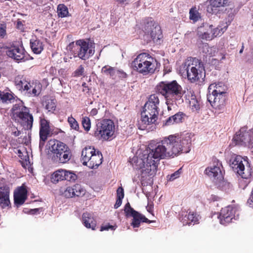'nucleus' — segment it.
<instances>
[{"mask_svg":"<svg viewBox=\"0 0 253 253\" xmlns=\"http://www.w3.org/2000/svg\"><path fill=\"white\" fill-rule=\"evenodd\" d=\"M82 125L86 131H89L91 127V122L89 118L84 117L82 120Z\"/></svg>","mask_w":253,"mask_h":253,"instance_id":"37998d69","label":"nucleus"},{"mask_svg":"<svg viewBox=\"0 0 253 253\" xmlns=\"http://www.w3.org/2000/svg\"><path fill=\"white\" fill-rule=\"evenodd\" d=\"M49 145V149L53 154L52 158L54 160L61 155V152H64L65 149L68 147L65 143L56 140L50 141Z\"/></svg>","mask_w":253,"mask_h":253,"instance_id":"dca6fc26","label":"nucleus"},{"mask_svg":"<svg viewBox=\"0 0 253 253\" xmlns=\"http://www.w3.org/2000/svg\"><path fill=\"white\" fill-rule=\"evenodd\" d=\"M122 199L121 198H117L116 204L114 205L115 209L118 208L122 204Z\"/></svg>","mask_w":253,"mask_h":253,"instance_id":"5fc2aeb1","label":"nucleus"},{"mask_svg":"<svg viewBox=\"0 0 253 253\" xmlns=\"http://www.w3.org/2000/svg\"><path fill=\"white\" fill-rule=\"evenodd\" d=\"M124 211L127 217L131 216L133 217L131 225L133 228L138 227L141 222L146 223L154 222L153 220H149L144 215L134 210L130 207L129 203L125 205Z\"/></svg>","mask_w":253,"mask_h":253,"instance_id":"f8f14e48","label":"nucleus"},{"mask_svg":"<svg viewBox=\"0 0 253 253\" xmlns=\"http://www.w3.org/2000/svg\"><path fill=\"white\" fill-rule=\"evenodd\" d=\"M199 221V216L194 212H189L188 214H185L184 217L181 220L183 225H193L197 223Z\"/></svg>","mask_w":253,"mask_h":253,"instance_id":"c85d7f7f","label":"nucleus"},{"mask_svg":"<svg viewBox=\"0 0 253 253\" xmlns=\"http://www.w3.org/2000/svg\"><path fill=\"white\" fill-rule=\"evenodd\" d=\"M49 133V122L44 118L40 117V137L41 140L45 141Z\"/></svg>","mask_w":253,"mask_h":253,"instance_id":"6ab92c4d","label":"nucleus"},{"mask_svg":"<svg viewBox=\"0 0 253 253\" xmlns=\"http://www.w3.org/2000/svg\"><path fill=\"white\" fill-rule=\"evenodd\" d=\"M244 46L243 45V44L242 45V48L239 51V53L241 54L243 52V50H244Z\"/></svg>","mask_w":253,"mask_h":253,"instance_id":"052dcab7","label":"nucleus"},{"mask_svg":"<svg viewBox=\"0 0 253 253\" xmlns=\"http://www.w3.org/2000/svg\"><path fill=\"white\" fill-rule=\"evenodd\" d=\"M27 191L26 188L21 186L17 189L14 193L15 204L18 205H22L27 198Z\"/></svg>","mask_w":253,"mask_h":253,"instance_id":"5701e85b","label":"nucleus"},{"mask_svg":"<svg viewBox=\"0 0 253 253\" xmlns=\"http://www.w3.org/2000/svg\"><path fill=\"white\" fill-rule=\"evenodd\" d=\"M221 164L217 163L215 165L207 168L205 171V174L210 178H213L215 181H220L223 179V175L221 170Z\"/></svg>","mask_w":253,"mask_h":253,"instance_id":"4468645a","label":"nucleus"},{"mask_svg":"<svg viewBox=\"0 0 253 253\" xmlns=\"http://www.w3.org/2000/svg\"><path fill=\"white\" fill-rule=\"evenodd\" d=\"M98 113V110L96 108L92 109L90 111V115L92 116H95Z\"/></svg>","mask_w":253,"mask_h":253,"instance_id":"4d7b16f0","label":"nucleus"},{"mask_svg":"<svg viewBox=\"0 0 253 253\" xmlns=\"http://www.w3.org/2000/svg\"><path fill=\"white\" fill-rule=\"evenodd\" d=\"M13 119L27 129H31L33 126V117L29 113L28 108L24 106L22 102L15 104L12 109Z\"/></svg>","mask_w":253,"mask_h":253,"instance_id":"39448f33","label":"nucleus"},{"mask_svg":"<svg viewBox=\"0 0 253 253\" xmlns=\"http://www.w3.org/2000/svg\"><path fill=\"white\" fill-rule=\"evenodd\" d=\"M116 69L109 65H106L102 67L101 73L106 76L112 77L115 74Z\"/></svg>","mask_w":253,"mask_h":253,"instance_id":"58836bf2","label":"nucleus"},{"mask_svg":"<svg viewBox=\"0 0 253 253\" xmlns=\"http://www.w3.org/2000/svg\"><path fill=\"white\" fill-rule=\"evenodd\" d=\"M225 58V55H223L221 60L224 59Z\"/></svg>","mask_w":253,"mask_h":253,"instance_id":"e2e57ef3","label":"nucleus"},{"mask_svg":"<svg viewBox=\"0 0 253 253\" xmlns=\"http://www.w3.org/2000/svg\"><path fill=\"white\" fill-rule=\"evenodd\" d=\"M193 136L189 133L180 137L170 135L154 146L150 144L147 149L134 158V167L140 170L142 178L154 176L157 171V163L160 159L173 158L190 151Z\"/></svg>","mask_w":253,"mask_h":253,"instance_id":"f257e3e1","label":"nucleus"},{"mask_svg":"<svg viewBox=\"0 0 253 253\" xmlns=\"http://www.w3.org/2000/svg\"><path fill=\"white\" fill-rule=\"evenodd\" d=\"M207 99L212 107L220 110L224 106L226 97L224 95L214 94V93L209 92L207 95Z\"/></svg>","mask_w":253,"mask_h":253,"instance_id":"ddd939ff","label":"nucleus"},{"mask_svg":"<svg viewBox=\"0 0 253 253\" xmlns=\"http://www.w3.org/2000/svg\"><path fill=\"white\" fill-rule=\"evenodd\" d=\"M152 21L153 22V27H154L157 23H155L153 19L151 18H148L145 20H144L142 24V30L143 32L144 35V36L145 37L146 36L149 35V32L151 31V26L149 24V22Z\"/></svg>","mask_w":253,"mask_h":253,"instance_id":"f704fd0d","label":"nucleus"},{"mask_svg":"<svg viewBox=\"0 0 253 253\" xmlns=\"http://www.w3.org/2000/svg\"><path fill=\"white\" fill-rule=\"evenodd\" d=\"M95 151V149L91 146L83 149L82 152V159L84 165L86 164L90 159L89 157H91Z\"/></svg>","mask_w":253,"mask_h":253,"instance_id":"c756f323","label":"nucleus"},{"mask_svg":"<svg viewBox=\"0 0 253 253\" xmlns=\"http://www.w3.org/2000/svg\"><path fill=\"white\" fill-rule=\"evenodd\" d=\"M115 1L120 4H124L127 3L128 0H115Z\"/></svg>","mask_w":253,"mask_h":253,"instance_id":"13d9d810","label":"nucleus"},{"mask_svg":"<svg viewBox=\"0 0 253 253\" xmlns=\"http://www.w3.org/2000/svg\"><path fill=\"white\" fill-rule=\"evenodd\" d=\"M209 92L214 94H221L225 95L227 87L222 83L218 84H212L210 85L208 88Z\"/></svg>","mask_w":253,"mask_h":253,"instance_id":"a878e982","label":"nucleus"},{"mask_svg":"<svg viewBox=\"0 0 253 253\" xmlns=\"http://www.w3.org/2000/svg\"><path fill=\"white\" fill-rule=\"evenodd\" d=\"M205 48L207 49L209 54L211 56L214 55V53L216 51V48L214 46L209 47L208 45H205Z\"/></svg>","mask_w":253,"mask_h":253,"instance_id":"09e8293b","label":"nucleus"},{"mask_svg":"<svg viewBox=\"0 0 253 253\" xmlns=\"http://www.w3.org/2000/svg\"><path fill=\"white\" fill-rule=\"evenodd\" d=\"M42 85L39 82H29L28 88H25V91L30 96H36L38 95L42 90Z\"/></svg>","mask_w":253,"mask_h":253,"instance_id":"aec40b11","label":"nucleus"},{"mask_svg":"<svg viewBox=\"0 0 253 253\" xmlns=\"http://www.w3.org/2000/svg\"><path fill=\"white\" fill-rule=\"evenodd\" d=\"M0 99L3 102H6L7 101H10L13 99V96L8 92L0 91Z\"/></svg>","mask_w":253,"mask_h":253,"instance_id":"a19ab883","label":"nucleus"},{"mask_svg":"<svg viewBox=\"0 0 253 253\" xmlns=\"http://www.w3.org/2000/svg\"><path fill=\"white\" fill-rule=\"evenodd\" d=\"M209 5L208 7V11L212 13H216L218 8L225 6L228 0H208Z\"/></svg>","mask_w":253,"mask_h":253,"instance_id":"b1692460","label":"nucleus"},{"mask_svg":"<svg viewBox=\"0 0 253 253\" xmlns=\"http://www.w3.org/2000/svg\"><path fill=\"white\" fill-rule=\"evenodd\" d=\"M6 26L4 24H0V37H3L6 34Z\"/></svg>","mask_w":253,"mask_h":253,"instance_id":"3c124183","label":"nucleus"},{"mask_svg":"<svg viewBox=\"0 0 253 253\" xmlns=\"http://www.w3.org/2000/svg\"><path fill=\"white\" fill-rule=\"evenodd\" d=\"M184 114L182 112H178L172 116L173 121L174 123H179L182 122Z\"/></svg>","mask_w":253,"mask_h":253,"instance_id":"49530a36","label":"nucleus"},{"mask_svg":"<svg viewBox=\"0 0 253 253\" xmlns=\"http://www.w3.org/2000/svg\"><path fill=\"white\" fill-rule=\"evenodd\" d=\"M109 229L111 230H115V228L114 226L112 225H106L101 226L100 231H104V230H108Z\"/></svg>","mask_w":253,"mask_h":253,"instance_id":"603ef678","label":"nucleus"},{"mask_svg":"<svg viewBox=\"0 0 253 253\" xmlns=\"http://www.w3.org/2000/svg\"><path fill=\"white\" fill-rule=\"evenodd\" d=\"M236 144L253 147V128L247 131V128L242 127L234 136Z\"/></svg>","mask_w":253,"mask_h":253,"instance_id":"9d476101","label":"nucleus"},{"mask_svg":"<svg viewBox=\"0 0 253 253\" xmlns=\"http://www.w3.org/2000/svg\"><path fill=\"white\" fill-rule=\"evenodd\" d=\"M117 73L119 74V76L121 78H126V74L122 70H118Z\"/></svg>","mask_w":253,"mask_h":253,"instance_id":"6e6d98bb","label":"nucleus"},{"mask_svg":"<svg viewBox=\"0 0 253 253\" xmlns=\"http://www.w3.org/2000/svg\"><path fill=\"white\" fill-rule=\"evenodd\" d=\"M187 79L191 83L198 81L202 76L204 68L203 63L196 58H193L185 63Z\"/></svg>","mask_w":253,"mask_h":253,"instance_id":"6e6552de","label":"nucleus"},{"mask_svg":"<svg viewBox=\"0 0 253 253\" xmlns=\"http://www.w3.org/2000/svg\"><path fill=\"white\" fill-rule=\"evenodd\" d=\"M57 13L59 17H65L68 15V8L63 4H60L57 6Z\"/></svg>","mask_w":253,"mask_h":253,"instance_id":"4c0bfd02","label":"nucleus"},{"mask_svg":"<svg viewBox=\"0 0 253 253\" xmlns=\"http://www.w3.org/2000/svg\"><path fill=\"white\" fill-rule=\"evenodd\" d=\"M147 211H148L149 212L150 211L149 209L147 210Z\"/></svg>","mask_w":253,"mask_h":253,"instance_id":"69168bd1","label":"nucleus"},{"mask_svg":"<svg viewBox=\"0 0 253 253\" xmlns=\"http://www.w3.org/2000/svg\"><path fill=\"white\" fill-rule=\"evenodd\" d=\"M65 170L66 169H59L55 171L51 175V182L53 183H56L60 181L65 180V178H66Z\"/></svg>","mask_w":253,"mask_h":253,"instance_id":"2f4dec72","label":"nucleus"},{"mask_svg":"<svg viewBox=\"0 0 253 253\" xmlns=\"http://www.w3.org/2000/svg\"><path fill=\"white\" fill-rule=\"evenodd\" d=\"M90 159L84 166H87L90 169H96L102 163V155L99 151H95Z\"/></svg>","mask_w":253,"mask_h":253,"instance_id":"4be33fe9","label":"nucleus"},{"mask_svg":"<svg viewBox=\"0 0 253 253\" xmlns=\"http://www.w3.org/2000/svg\"><path fill=\"white\" fill-rule=\"evenodd\" d=\"M159 105L160 100L158 95H151L144 106L141 119L138 121V127L140 129L144 130L147 126L156 122L160 111Z\"/></svg>","mask_w":253,"mask_h":253,"instance_id":"7ed1b4c3","label":"nucleus"},{"mask_svg":"<svg viewBox=\"0 0 253 253\" xmlns=\"http://www.w3.org/2000/svg\"><path fill=\"white\" fill-rule=\"evenodd\" d=\"M212 25L208 23H204L199 27L197 29V35L198 37L203 40L210 41L212 40Z\"/></svg>","mask_w":253,"mask_h":253,"instance_id":"f3484780","label":"nucleus"},{"mask_svg":"<svg viewBox=\"0 0 253 253\" xmlns=\"http://www.w3.org/2000/svg\"><path fill=\"white\" fill-rule=\"evenodd\" d=\"M229 19L228 21L229 24H227L226 25H225L223 27L219 25L218 27L215 28H213V26L212 27V39L218 36L222 35L227 30L228 25L231 23V22L233 19V15H229Z\"/></svg>","mask_w":253,"mask_h":253,"instance_id":"cd10ccee","label":"nucleus"},{"mask_svg":"<svg viewBox=\"0 0 253 253\" xmlns=\"http://www.w3.org/2000/svg\"><path fill=\"white\" fill-rule=\"evenodd\" d=\"M115 130L114 122L110 119H104L96 124L93 135L103 141L108 140L113 137Z\"/></svg>","mask_w":253,"mask_h":253,"instance_id":"0eeeda50","label":"nucleus"},{"mask_svg":"<svg viewBox=\"0 0 253 253\" xmlns=\"http://www.w3.org/2000/svg\"><path fill=\"white\" fill-rule=\"evenodd\" d=\"M238 216V208L232 206H229L221 209L218 218L221 224L226 225L232 222L233 219H237Z\"/></svg>","mask_w":253,"mask_h":253,"instance_id":"9b49d317","label":"nucleus"},{"mask_svg":"<svg viewBox=\"0 0 253 253\" xmlns=\"http://www.w3.org/2000/svg\"><path fill=\"white\" fill-rule=\"evenodd\" d=\"M29 82L27 81L23 76H17L14 80L15 85L17 88L21 91H24L25 88H28Z\"/></svg>","mask_w":253,"mask_h":253,"instance_id":"72a5a7b5","label":"nucleus"},{"mask_svg":"<svg viewBox=\"0 0 253 253\" xmlns=\"http://www.w3.org/2000/svg\"><path fill=\"white\" fill-rule=\"evenodd\" d=\"M30 46L33 51L36 54H40L43 49L42 42L38 39L31 40Z\"/></svg>","mask_w":253,"mask_h":253,"instance_id":"473e14b6","label":"nucleus"},{"mask_svg":"<svg viewBox=\"0 0 253 253\" xmlns=\"http://www.w3.org/2000/svg\"><path fill=\"white\" fill-rule=\"evenodd\" d=\"M150 25L151 26V31L149 32V36H146V40L150 41V39L153 40L154 41L157 42L162 38V31L160 27L158 25H156L153 27V22L150 21L149 22Z\"/></svg>","mask_w":253,"mask_h":253,"instance_id":"412c9836","label":"nucleus"},{"mask_svg":"<svg viewBox=\"0 0 253 253\" xmlns=\"http://www.w3.org/2000/svg\"><path fill=\"white\" fill-rule=\"evenodd\" d=\"M82 218L83 222L86 228H91L92 230H95L96 222L90 213H84L83 214Z\"/></svg>","mask_w":253,"mask_h":253,"instance_id":"bb28decb","label":"nucleus"},{"mask_svg":"<svg viewBox=\"0 0 253 253\" xmlns=\"http://www.w3.org/2000/svg\"><path fill=\"white\" fill-rule=\"evenodd\" d=\"M117 198L123 199L124 197V189L122 187H119L117 190Z\"/></svg>","mask_w":253,"mask_h":253,"instance_id":"8fccbe9b","label":"nucleus"},{"mask_svg":"<svg viewBox=\"0 0 253 253\" xmlns=\"http://www.w3.org/2000/svg\"><path fill=\"white\" fill-rule=\"evenodd\" d=\"M243 162H246V161L242 157L233 154L229 161V164L235 172L241 176L242 179L240 181V186L241 187L242 184H245V185L242 187L245 189L250 182L249 178L251 176V172L248 169L245 170Z\"/></svg>","mask_w":253,"mask_h":253,"instance_id":"423d86ee","label":"nucleus"},{"mask_svg":"<svg viewBox=\"0 0 253 253\" xmlns=\"http://www.w3.org/2000/svg\"><path fill=\"white\" fill-rule=\"evenodd\" d=\"M68 122L72 128L75 130H78L79 129V126L78 123L73 117H69L68 119Z\"/></svg>","mask_w":253,"mask_h":253,"instance_id":"c03bdc74","label":"nucleus"},{"mask_svg":"<svg viewBox=\"0 0 253 253\" xmlns=\"http://www.w3.org/2000/svg\"><path fill=\"white\" fill-rule=\"evenodd\" d=\"M190 19L194 22L197 21L200 18V13L196 8H192L189 11Z\"/></svg>","mask_w":253,"mask_h":253,"instance_id":"ea45409f","label":"nucleus"},{"mask_svg":"<svg viewBox=\"0 0 253 253\" xmlns=\"http://www.w3.org/2000/svg\"><path fill=\"white\" fill-rule=\"evenodd\" d=\"M174 124V122L173 121V118L171 117H169L165 123V125L166 126H170Z\"/></svg>","mask_w":253,"mask_h":253,"instance_id":"864d4df0","label":"nucleus"},{"mask_svg":"<svg viewBox=\"0 0 253 253\" xmlns=\"http://www.w3.org/2000/svg\"><path fill=\"white\" fill-rule=\"evenodd\" d=\"M43 105L49 112H53L56 108V101L51 98L47 99L44 101Z\"/></svg>","mask_w":253,"mask_h":253,"instance_id":"e433bc0d","label":"nucleus"},{"mask_svg":"<svg viewBox=\"0 0 253 253\" xmlns=\"http://www.w3.org/2000/svg\"><path fill=\"white\" fill-rule=\"evenodd\" d=\"M94 48L89 46V43L84 40H78L73 51L74 57H78L82 60H86L94 53Z\"/></svg>","mask_w":253,"mask_h":253,"instance_id":"1a4fd4ad","label":"nucleus"},{"mask_svg":"<svg viewBox=\"0 0 253 253\" xmlns=\"http://www.w3.org/2000/svg\"><path fill=\"white\" fill-rule=\"evenodd\" d=\"M182 173V169L180 168L174 173L167 176V179L169 181H172L180 177Z\"/></svg>","mask_w":253,"mask_h":253,"instance_id":"79ce46f5","label":"nucleus"},{"mask_svg":"<svg viewBox=\"0 0 253 253\" xmlns=\"http://www.w3.org/2000/svg\"><path fill=\"white\" fill-rule=\"evenodd\" d=\"M64 152H61V155L58 156L54 160L61 163H66L71 158L72 154L70 149L68 147L65 149Z\"/></svg>","mask_w":253,"mask_h":253,"instance_id":"7c9ffc66","label":"nucleus"},{"mask_svg":"<svg viewBox=\"0 0 253 253\" xmlns=\"http://www.w3.org/2000/svg\"><path fill=\"white\" fill-rule=\"evenodd\" d=\"M157 65L156 60L146 53L138 54L132 62L133 69L143 75L154 73Z\"/></svg>","mask_w":253,"mask_h":253,"instance_id":"20e7f679","label":"nucleus"},{"mask_svg":"<svg viewBox=\"0 0 253 253\" xmlns=\"http://www.w3.org/2000/svg\"><path fill=\"white\" fill-rule=\"evenodd\" d=\"M189 106L193 112H198L201 108L200 100L195 95H192L189 100Z\"/></svg>","mask_w":253,"mask_h":253,"instance_id":"c9c22d12","label":"nucleus"},{"mask_svg":"<svg viewBox=\"0 0 253 253\" xmlns=\"http://www.w3.org/2000/svg\"><path fill=\"white\" fill-rule=\"evenodd\" d=\"M38 210V209H34L31 210V212L32 214H34L35 211H36Z\"/></svg>","mask_w":253,"mask_h":253,"instance_id":"680f3d73","label":"nucleus"},{"mask_svg":"<svg viewBox=\"0 0 253 253\" xmlns=\"http://www.w3.org/2000/svg\"><path fill=\"white\" fill-rule=\"evenodd\" d=\"M156 90L165 97L168 110L177 109L183 102L184 91L176 81L161 82L156 86Z\"/></svg>","mask_w":253,"mask_h":253,"instance_id":"f03ea898","label":"nucleus"},{"mask_svg":"<svg viewBox=\"0 0 253 253\" xmlns=\"http://www.w3.org/2000/svg\"><path fill=\"white\" fill-rule=\"evenodd\" d=\"M84 194V189L80 184H75L73 186L68 187L62 193L63 195L66 198L82 196Z\"/></svg>","mask_w":253,"mask_h":253,"instance_id":"a211bd4d","label":"nucleus"},{"mask_svg":"<svg viewBox=\"0 0 253 253\" xmlns=\"http://www.w3.org/2000/svg\"><path fill=\"white\" fill-rule=\"evenodd\" d=\"M66 173V178L65 180L68 181H75L77 178L76 175L73 172L69 170H65Z\"/></svg>","mask_w":253,"mask_h":253,"instance_id":"a18cd8bd","label":"nucleus"},{"mask_svg":"<svg viewBox=\"0 0 253 253\" xmlns=\"http://www.w3.org/2000/svg\"><path fill=\"white\" fill-rule=\"evenodd\" d=\"M59 81H60V84H61V85H63L62 82L61 80H59Z\"/></svg>","mask_w":253,"mask_h":253,"instance_id":"0e129e2a","label":"nucleus"},{"mask_svg":"<svg viewBox=\"0 0 253 253\" xmlns=\"http://www.w3.org/2000/svg\"><path fill=\"white\" fill-rule=\"evenodd\" d=\"M6 54L17 62L25 60V51L22 46H14L9 48L6 51Z\"/></svg>","mask_w":253,"mask_h":253,"instance_id":"2eb2a0df","label":"nucleus"},{"mask_svg":"<svg viewBox=\"0 0 253 253\" xmlns=\"http://www.w3.org/2000/svg\"><path fill=\"white\" fill-rule=\"evenodd\" d=\"M9 204V190L0 183V206L4 208L8 207Z\"/></svg>","mask_w":253,"mask_h":253,"instance_id":"393cba45","label":"nucleus"},{"mask_svg":"<svg viewBox=\"0 0 253 253\" xmlns=\"http://www.w3.org/2000/svg\"><path fill=\"white\" fill-rule=\"evenodd\" d=\"M84 68L82 65H80L78 68L74 72V76L80 77L84 75Z\"/></svg>","mask_w":253,"mask_h":253,"instance_id":"de8ad7c7","label":"nucleus"},{"mask_svg":"<svg viewBox=\"0 0 253 253\" xmlns=\"http://www.w3.org/2000/svg\"><path fill=\"white\" fill-rule=\"evenodd\" d=\"M13 133L14 134V135L15 136H17L19 135V134H20V131L19 130H17L14 132H13Z\"/></svg>","mask_w":253,"mask_h":253,"instance_id":"bf43d9fd","label":"nucleus"}]
</instances>
